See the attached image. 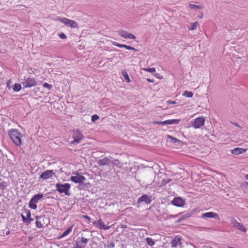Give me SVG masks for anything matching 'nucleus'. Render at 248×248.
I'll list each match as a JSON object with an SVG mask.
<instances>
[{
  "label": "nucleus",
  "instance_id": "39",
  "mask_svg": "<svg viewBox=\"0 0 248 248\" xmlns=\"http://www.w3.org/2000/svg\"><path fill=\"white\" fill-rule=\"evenodd\" d=\"M171 181L170 179H163L162 180V186H165L167 184L170 182V181Z\"/></svg>",
  "mask_w": 248,
  "mask_h": 248
},
{
  "label": "nucleus",
  "instance_id": "29",
  "mask_svg": "<svg viewBox=\"0 0 248 248\" xmlns=\"http://www.w3.org/2000/svg\"><path fill=\"white\" fill-rule=\"evenodd\" d=\"M13 89L14 92H19L21 89V85L19 83H16L14 84Z\"/></svg>",
  "mask_w": 248,
  "mask_h": 248
},
{
  "label": "nucleus",
  "instance_id": "42",
  "mask_svg": "<svg viewBox=\"0 0 248 248\" xmlns=\"http://www.w3.org/2000/svg\"><path fill=\"white\" fill-rule=\"evenodd\" d=\"M25 213L26 214V218H29L31 217V212L29 210H25Z\"/></svg>",
  "mask_w": 248,
  "mask_h": 248
},
{
  "label": "nucleus",
  "instance_id": "49",
  "mask_svg": "<svg viewBox=\"0 0 248 248\" xmlns=\"http://www.w3.org/2000/svg\"><path fill=\"white\" fill-rule=\"evenodd\" d=\"M113 44L115 46H117L119 47H121V44H119V43H116V42H113Z\"/></svg>",
  "mask_w": 248,
  "mask_h": 248
},
{
  "label": "nucleus",
  "instance_id": "46",
  "mask_svg": "<svg viewBox=\"0 0 248 248\" xmlns=\"http://www.w3.org/2000/svg\"><path fill=\"white\" fill-rule=\"evenodd\" d=\"M180 214H181V213L178 214H176V215H170L168 216V217L170 218H176V217H178Z\"/></svg>",
  "mask_w": 248,
  "mask_h": 248
},
{
  "label": "nucleus",
  "instance_id": "38",
  "mask_svg": "<svg viewBox=\"0 0 248 248\" xmlns=\"http://www.w3.org/2000/svg\"><path fill=\"white\" fill-rule=\"evenodd\" d=\"M43 87L44 88H46L48 89V90H51L52 88V86L51 84H49L47 83H45L43 84Z\"/></svg>",
  "mask_w": 248,
  "mask_h": 248
},
{
  "label": "nucleus",
  "instance_id": "21",
  "mask_svg": "<svg viewBox=\"0 0 248 248\" xmlns=\"http://www.w3.org/2000/svg\"><path fill=\"white\" fill-rule=\"evenodd\" d=\"M111 163L117 168H121L123 166V163L118 159H114L111 161Z\"/></svg>",
  "mask_w": 248,
  "mask_h": 248
},
{
  "label": "nucleus",
  "instance_id": "54",
  "mask_svg": "<svg viewBox=\"0 0 248 248\" xmlns=\"http://www.w3.org/2000/svg\"><path fill=\"white\" fill-rule=\"evenodd\" d=\"M147 80L149 82H154V79H151L150 78H147Z\"/></svg>",
  "mask_w": 248,
  "mask_h": 248
},
{
  "label": "nucleus",
  "instance_id": "45",
  "mask_svg": "<svg viewBox=\"0 0 248 248\" xmlns=\"http://www.w3.org/2000/svg\"><path fill=\"white\" fill-rule=\"evenodd\" d=\"M165 122H166V121H162V122L158 121V122H154V124H158L165 125V124H166V123H165Z\"/></svg>",
  "mask_w": 248,
  "mask_h": 248
},
{
  "label": "nucleus",
  "instance_id": "22",
  "mask_svg": "<svg viewBox=\"0 0 248 248\" xmlns=\"http://www.w3.org/2000/svg\"><path fill=\"white\" fill-rule=\"evenodd\" d=\"M191 216V214L189 213H187L184 215H183L180 218H179L177 221L176 223H180L182 222V221L186 219L187 218H189Z\"/></svg>",
  "mask_w": 248,
  "mask_h": 248
},
{
  "label": "nucleus",
  "instance_id": "2",
  "mask_svg": "<svg viewBox=\"0 0 248 248\" xmlns=\"http://www.w3.org/2000/svg\"><path fill=\"white\" fill-rule=\"evenodd\" d=\"M56 190L60 193H64L66 195L69 196V189L71 187V185L68 183H65L64 184H62L60 183H57L56 185Z\"/></svg>",
  "mask_w": 248,
  "mask_h": 248
},
{
  "label": "nucleus",
  "instance_id": "52",
  "mask_svg": "<svg viewBox=\"0 0 248 248\" xmlns=\"http://www.w3.org/2000/svg\"><path fill=\"white\" fill-rule=\"evenodd\" d=\"M10 80L8 81L7 82V87L9 89H11V87L10 86Z\"/></svg>",
  "mask_w": 248,
  "mask_h": 248
},
{
  "label": "nucleus",
  "instance_id": "18",
  "mask_svg": "<svg viewBox=\"0 0 248 248\" xmlns=\"http://www.w3.org/2000/svg\"><path fill=\"white\" fill-rule=\"evenodd\" d=\"M234 226L235 227H236L237 229H238L239 230H241V231L243 232H246L247 231L246 228L241 223L235 222L234 224Z\"/></svg>",
  "mask_w": 248,
  "mask_h": 248
},
{
  "label": "nucleus",
  "instance_id": "20",
  "mask_svg": "<svg viewBox=\"0 0 248 248\" xmlns=\"http://www.w3.org/2000/svg\"><path fill=\"white\" fill-rule=\"evenodd\" d=\"M72 226H71L70 227L67 228L62 234V235H60L58 237V239H60L66 235H67L68 234H69L72 230Z\"/></svg>",
  "mask_w": 248,
  "mask_h": 248
},
{
  "label": "nucleus",
  "instance_id": "9",
  "mask_svg": "<svg viewBox=\"0 0 248 248\" xmlns=\"http://www.w3.org/2000/svg\"><path fill=\"white\" fill-rule=\"evenodd\" d=\"M201 217L202 218H214L218 221L220 220L219 215L217 213L212 212L203 213Z\"/></svg>",
  "mask_w": 248,
  "mask_h": 248
},
{
  "label": "nucleus",
  "instance_id": "1",
  "mask_svg": "<svg viewBox=\"0 0 248 248\" xmlns=\"http://www.w3.org/2000/svg\"><path fill=\"white\" fill-rule=\"evenodd\" d=\"M9 136L13 142L18 146L21 145V134L17 129H12L8 132Z\"/></svg>",
  "mask_w": 248,
  "mask_h": 248
},
{
  "label": "nucleus",
  "instance_id": "5",
  "mask_svg": "<svg viewBox=\"0 0 248 248\" xmlns=\"http://www.w3.org/2000/svg\"><path fill=\"white\" fill-rule=\"evenodd\" d=\"M155 177V172L151 170L144 175L143 179L147 184H149L154 181Z\"/></svg>",
  "mask_w": 248,
  "mask_h": 248
},
{
  "label": "nucleus",
  "instance_id": "53",
  "mask_svg": "<svg viewBox=\"0 0 248 248\" xmlns=\"http://www.w3.org/2000/svg\"><path fill=\"white\" fill-rule=\"evenodd\" d=\"M233 124L237 127H240V125H239V124L236 122H234L232 123Z\"/></svg>",
  "mask_w": 248,
  "mask_h": 248
},
{
  "label": "nucleus",
  "instance_id": "17",
  "mask_svg": "<svg viewBox=\"0 0 248 248\" xmlns=\"http://www.w3.org/2000/svg\"><path fill=\"white\" fill-rule=\"evenodd\" d=\"M43 197V194H38L34 195L31 199V202L36 203Z\"/></svg>",
  "mask_w": 248,
  "mask_h": 248
},
{
  "label": "nucleus",
  "instance_id": "4",
  "mask_svg": "<svg viewBox=\"0 0 248 248\" xmlns=\"http://www.w3.org/2000/svg\"><path fill=\"white\" fill-rule=\"evenodd\" d=\"M205 120L204 117H200L196 118L192 121V125L196 129L200 128L204 125Z\"/></svg>",
  "mask_w": 248,
  "mask_h": 248
},
{
  "label": "nucleus",
  "instance_id": "12",
  "mask_svg": "<svg viewBox=\"0 0 248 248\" xmlns=\"http://www.w3.org/2000/svg\"><path fill=\"white\" fill-rule=\"evenodd\" d=\"M118 34L124 38H129L131 39H136V36L135 35L125 31H118Z\"/></svg>",
  "mask_w": 248,
  "mask_h": 248
},
{
  "label": "nucleus",
  "instance_id": "51",
  "mask_svg": "<svg viewBox=\"0 0 248 248\" xmlns=\"http://www.w3.org/2000/svg\"><path fill=\"white\" fill-rule=\"evenodd\" d=\"M243 186L246 189L248 190V182H246L245 184H244Z\"/></svg>",
  "mask_w": 248,
  "mask_h": 248
},
{
  "label": "nucleus",
  "instance_id": "26",
  "mask_svg": "<svg viewBox=\"0 0 248 248\" xmlns=\"http://www.w3.org/2000/svg\"><path fill=\"white\" fill-rule=\"evenodd\" d=\"M90 239V238H86L85 237L82 236L80 238V243L83 245L84 247L86 246L87 244L88 243L89 240Z\"/></svg>",
  "mask_w": 248,
  "mask_h": 248
},
{
  "label": "nucleus",
  "instance_id": "40",
  "mask_svg": "<svg viewBox=\"0 0 248 248\" xmlns=\"http://www.w3.org/2000/svg\"><path fill=\"white\" fill-rule=\"evenodd\" d=\"M98 119L99 116L96 114H94L92 116V121L93 122H95Z\"/></svg>",
  "mask_w": 248,
  "mask_h": 248
},
{
  "label": "nucleus",
  "instance_id": "28",
  "mask_svg": "<svg viewBox=\"0 0 248 248\" xmlns=\"http://www.w3.org/2000/svg\"><path fill=\"white\" fill-rule=\"evenodd\" d=\"M67 26H69V27L73 28H78V23L76 21H75L74 20H70Z\"/></svg>",
  "mask_w": 248,
  "mask_h": 248
},
{
  "label": "nucleus",
  "instance_id": "44",
  "mask_svg": "<svg viewBox=\"0 0 248 248\" xmlns=\"http://www.w3.org/2000/svg\"><path fill=\"white\" fill-rule=\"evenodd\" d=\"M59 36L60 37V38L61 39H65L67 37L66 35L63 32H61V33H59Z\"/></svg>",
  "mask_w": 248,
  "mask_h": 248
},
{
  "label": "nucleus",
  "instance_id": "16",
  "mask_svg": "<svg viewBox=\"0 0 248 248\" xmlns=\"http://www.w3.org/2000/svg\"><path fill=\"white\" fill-rule=\"evenodd\" d=\"M97 226L100 229L104 230H107L110 228V226H106L101 219L97 221Z\"/></svg>",
  "mask_w": 248,
  "mask_h": 248
},
{
  "label": "nucleus",
  "instance_id": "11",
  "mask_svg": "<svg viewBox=\"0 0 248 248\" xmlns=\"http://www.w3.org/2000/svg\"><path fill=\"white\" fill-rule=\"evenodd\" d=\"M171 203L176 206L183 207L185 204V202L181 197H175L171 201Z\"/></svg>",
  "mask_w": 248,
  "mask_h": 248
},
{
  "label": "nucleus",
  "instance_id": "27",
  "mask_svg": "<svg viewBox=\"0 0 248 248\" xmlns=\"http://www.w3.org/2000/svg\"><path fill=\"white\" fill-rule=\"evenodd\" d=\"M42 217L41 216L36 217V220L35 222V224L36 225V227L39 228H41L43 227V224L42 223L41 221L39 220V219H41Z\"/></svg>",
  "mask_w": 248,
  "mask_h": 248
},
{
  "label": "nucleus",
  "instance_id": "36",
  "mask_svg": "<svg viewBox=\"0 0 248 248\" xmlns=\"http://www.w3.org/2000/svg\"><path fill=\"white\" fill-rule=\"evenodd\" d=\"M6 186L5 182H0V189L4 190Z\"/></svg>",
  "mask_w": 248,
  "mask_h": 248
},
{
  "label": "nucleus",
  "instance_id": "30",
  "mask_svg": "<svg viewBox=\"0 0 248 248\" xmlns=\"http://www.w3.org/2000/svg\"><path fill=\"white\" fill-rule=\"evenodd\" d=\"M59 20L65 25H68L70 19L65 17H59Z\"/></svg>",
  "mask_w": 248,
  "mask_h": 248
},
{
  "label": "nucleus",
  "instance_id": "13",
  "mask_svg": "<svg viewBox=\"0 0 248 248\" xmlns=\"http://www.w3.org/2000/svg\"><path fill=\"white\" fill-rule=\"evenodd\" d=\"M111 163V160L107 157H104L101 159H100L97 161V164L99 166H105L108 165Z\"/></svg>",
  "mask_w": 248,
  "mask_h": 248
},
{
  "label": "nucleus",
  "instance_id": "50",
  "mask_svg": "<svg viewBox=\"0 0 248 248\" xmlns=\"http://www.w3.org/2000/svg\"><path fill=\"white\" fill-rule=\"evenodd\" d=\"M83 218L87 219L89 221H91V218L87 215H85L83 216Z\"/></svg>",
  "mask_w": 248,
  "mask_h": 248
},
{
  "label": "nucleus",
  "instance_id": "15",
  "mask_svg": "<svg viewBox=\"0 0 248 248\" xmlns=\"http://www.w3.org/2000/svg\"><path fill=\"white\" fill-rule=\"evenodd\" d=\"M247 149H244L241 148H235L232 151V153L235 155H238L240 154L245 153Z\"/></svg>",
  "mask_w": 248,
  "mask_h": 248
},
{
  "label": "nucleus",
  "instance_id": "24",
  "mask_svg": "<svg viewBox=\"0 0 248 248\" xmlns=\"http://www.w3.org/2000/svg\"><path fill=\"white\" fill-rule=\"evenodd\" d=\"M122 74L124 78V79L127 83H129L130 82V78L128 76V75L126 70H124L122 71Z\"/></svg>",
  "mask_w": 248,
  "mask_h": 248
},
{
  "label": "nucleus",
  "instance_id": "8",
  "mask_svg": "<svg viewBox=\"0 0 248 248\" xmlns=\"http://www.w3.org/2000/svg\"><path fill=\"white\" fill-rule=\"evenodd\" d=\"M70 180L75 183L80 184L83 183L86 180V178L79 174V173L76 172V175L72 176L70 178Z\"/></svg>",
  "mask_w": 248,
  "mask_h": 248
},
{
  "label": "nucleus",
  "instance_id": "48",
  "mask_svg": "<svg viewBox=\"0 0 248 248\" xmlns=\"http://www.w3.org/2000/svg\"><path fill=\"white\" fill-rule=\"evenodd\" d=\"M167 103L168 104H176V103L175 101H171V100H168V101H167Z\"/></svg>",
  "mask_w": 248,
  "mask_h": 248
},
{
  "label": "nucleus",
  "instance_id": "43",
  "mask_svg": "<svg viewBox=\"0 0 248 248\" xmlns=\"http://www.w3.org/2000/svg\"><path fill=\"white\" fill-rule=\"evenodd\" d=\"M115 244L113 242H111L107 245V248H114Z\"/></svg>",
  "mask_w": 248,
  "mask_h": 248
},
{
  "label": "nucleus",
  "instance_id": "58",
  "mask_svg": "<svg viewBox=\"0 0 248 248\" xmlns=\"http://www.w3.org/2000/svg\"><path fill=\"white\" fill-rule=\"evenodd\" d=\"M245 178H246L247 180H248V174L246 175V176H245Z\"/></svg>",
  "mask_w": 248,
  "mask_h": 248
},
{
  "label": "nucleus",
  "instance_id": "35",
  "mask_svg": "<svg viewBox=\"0 0 248 248\" xmlns=\"http://www.w3.org/2000/svg\"><path fill=\"white\" fill-rule=\"evenodd\" d=\"M73 248H85L83 245L81 244L80 242H77L75 246Z\"/></svg>",
  "mask_w": 248,
  "mask_h": 248
},
{
  "label": "nucleus",
  "instance_id": "34",
  "mask_svg": "<svg viewBox=\"0 0 248 248\" xmlns=\"http://www.w3.org/2000/svg\"><path fill=\"white\" fill-rule=\"evenodd\" d=\"M143 70L145 71H147L151 73H153L155 72V69L154 67L144 68Z\"/></svg>",
  "mask_w": 248,
  "mask_h": 248
},
{
  "label": "nucleus",
  "instance_id": "60",
  "mask_svg": "<svg viewBox=\"0 0 248 248\" xmlns=\"http://www.w3.org/2000/svg\"><path fill=\"white\" fill-rule=\"evenodd\" d=\"M200 18L202 17V16H200Z\"/></svg>",
  "mask_w": 248,
  "mask_h": 248
},
{
  "label": "nucleus",
  "instance_id": "6",
  "mask_svg": "<svg viewBox=\"0 0 248 248\" xmlns=\"http://www.w3.org/2000/svg\"><path fill=\"white\" fill-rule=\"evenodd\" d=\"M83 137L82 132L78 129H77L74 134V140L71 141V143L75 144L79 143L83 139Z\"/></svg>",
  "mask_w": 248,
  "mask_h": 248
},
{
  "label": "nucleus",
  "instance_id": "55",
  "mask_svg": "<svg viewBox=\"0 0 248 248\" xmlns=\"http://www.w3.org/2000/svg\"><path fill=\"white\" fill-rule=\"evenodd\" d=\"M129 47V46H127V45H125V46H124V48H126V49L128 50L129 49V48H128Z\"/></svg>",
  "mask_w": 248,
  "mask_h": 248
},
{
  "label": "nucleus",
  "instance_id": "19",
  "mask_svg": "<svg viewBox=\"0 0 248 248\" xmlns=\"http://www.w3.org/2000/svg\"><path fill=\"white\" fill-rule=\"evenodd\" d=\"M167 137L169 140H170L171 142L176 144V145H178L179 144L182 142L181 140L175 138H174L172 136H170V135H168Z\"/></svg>",
  "mask_w": 248,
  "mask_h": 248
},
{
  "label": "nucleus",
  "instance_id": "7",
  "mask_svg": "<svg viewBox=\"0 0 248 248\" xmlns=\"http://www.w3.org/2000/svg\"><path fill=\"white\" fill-rule=\"evenodd\" d=\"M152 202V196L147 194L142 195L140 197L137 201L139 204L141 203H145L147 204H149Z\"/></svg>",
  "mask_w": 248,
  "mask_h": 248
},
{
  "label": "nucleus",
  "instance_id": "3",
  "mask_svg": "<svg viewBox=\"0 0 248 248\" xmlns=\"http://www.w3.org/2000/svg\"><path fill=\"white\" fill-rule=\"evenodd\" d=\"M21 84L24 88H31L37 85V82L34 78H31V77L26 78L25 77L23 81H22Z\"/></svg>",
  "mask_w": 248,
  "mask_h": 248
},
{
  "label": "nucleus",
  "instance_id": "56",
  "mask_svg": "<svg viewBox=\"0 0 248 248\" xmlns=\"http://www.w3.org/2000/svg\"><path fill=\"white\" fill-rule=\"evenodd\" d=\"M125 45L121 44V48L124 47V48Z\"/></svg>",
  "mask_w": 248,
  "mask_h": 248
},
{
  "label": "nucleus",
  "instance_id": "57",
  "mask_svg": "<svg viewBox=\"0 0 248 248\" xmlns=\"http://www.w3.org/2000/svg\"><path fill=\"white\" fill-rule=\"evenodd\" d=\"M9 233H10V231H7V232H6V235L9 234Z\"/></svg>",
  "mask_w": 248,
  "mask_h": 248
},
{
  "label": "nucleus",
  "instance_id": "33",
  "mask_svg": "<svg viewBox=\"0 0 248 248\" xmlns=\"http://www.w3.org/2000/svg\"><path fill=\"white\" fill-rule=\"evenodd\" d=\"M29 207L32 209H36L37 208V205L35 203L31 202V200L29 202Z\"/></svg>",
  "mask_w": 248,
  "mask_h": 248
},
{
  "label": "nucleus",
  "instance_id": "14",
  "mask_svg": "<svg viewBox=\"0 0 248 248\" xmlns=\"http://www.w3.org/2000/svg\"><path fill=\"white\" fill-rule=\"evenodd\" d=\"M181 237L179 236H176L174 237V238L172 239V240L171 242V247L172 248H175L177 247L178 245H181Z\"/></svg>",
  "mask_w": 248,
  "mask_h": 248
},
{
  "label": "nucleus",
  "instance_id": "31",
  "mask_svg": "<svg viewBox=\"0 0 248 248\" xmlns=\"http://www.w3.org/2000/svg\"><path fill=\"white\" fill-rule=\"evenodd\" d=\"M146 241L148 245L151 247L153 246L155 244V241L150 237H147L146 238Z\"/></svg>",
  "mask_w": 248,
  "mask_h": 248
},
{
  "label": "nucleus",
  "instance_id": "32",
  "mask_svg": "<svg viewBox=\"0 0 248 248\" xmlns=\"http://www.w3.org/2000/svg\"><path fill=\"white\" fill-rule=\"evenodd\" d=\"M193 93L192 92L187 91H185V92L183 94V96H185L188 97V98L192 97L193 96Z\"/></svg>",
  "mask_w": 248,
  "mask_h": 248
},
{
  "label": "nucleus",
  "instance_id": "37",
  "mask_svg": "<svg viewBox=\"0 0 248 248\" xmlns=\"http://www.w3.org/2000/svg\"><path fill=\"white\" fill-rule=\"evenodd\" d=\"M199 25V23L198 22H195L194 23H193L191 25V27H190V29L191 30H195L196 29L197 26Z\"/></svg>",
  "mask_w": 248,
  "mask_h": 248
},
{
  "label": "nucleus",
  "instance_id": "23",
  "mask_svg": "<svg viewBox=\"0 0 248 248\" xmlns=\"http://www.w3.org/2000/svg\"><path fill=\"white\" fill-rule=\"evenodd\" d=\"M21 217L23 220V222L27 225L30 223L31 221L34 220L33 218H31V217L29 218H26V217L23 214H21Z\"/></svg>",
  "mask_w": 248,
  "mask_h": 248
},
{
  "label": "nucleus",
  "instance_id": "41",
  "mask_svg": "<svg viewBox=\"0 0 248 248\" xmlns=\"http://www.w3.org/2000/svg\"><path fill=\"white\" fill-rule=\"evenodd\" d=\"M189 7L191 8V9H200L201 8V6H199V5H195V4H191L189 5Z\"/></svg>",
  "mask_w": 248,
  "mask_h": 248
},
{
  "label": "nucleus",
  "instance_id": "59",
  "mask_svg": "<svg viewBox=\"0 0 248 248\" xmlns=\"http://www.w3.org/2000/svg\"><path fill=\"white\" fill-rule=\"evenodd\" d=\"M200 18L202 17V16H200Z\"/></svg>",
  "mask_w": 248,
  "mask_h": 248
},
{
  "label": "nucleus",
  "instance_id": "10",
  "mask_svg": "<svg viewBox=\"0 0 248 248\" xmlns=\"http://www.w3.org/2000/svg\"><path fill=\"white\" fill-rule=\"evenodd\" d=\"M54 174L55 173L53 170H46L40 175L39 178L46 180L51 178Z\"/></svg>",
  "mask_w": 248,
  "mask_h": 248
},
{
  "label": "nucleus",
  "instance_id": "47",
  "mask_svg": "<svg viewBox=\"0 0 248 248\" xmlns=\"http://www.w3.org/2000/svg\"><path fill=\"white\" fill-rule=\"evenodd\" d=\"M129 48V49L128 50H134V51L135 52H137L138 51V50L136 49L135 48H134V47H132V46H129V47H128Z\"/></svg>",
  "mask_w": 248,
  "mask_h": 248
},
{
  "label": "nucleus",
  "instance_id": "25",
  "mask_svg": "<svg viewBox=\"0 0 248 248\" xmlns=\"http://www.w3.org/2000/svg\"><path fill=\"white\" fill-rule=\"evenodd\" d=\"M179 119H172L166 120L165 123H166V124H177L179 123Z\"/></svg>",
  "mask_w": 248,
  "mask_h": 248
}]
</instances>
